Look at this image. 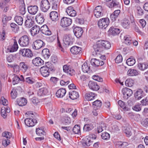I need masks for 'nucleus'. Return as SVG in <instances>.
I'll return each instance as SVG.
<instances>
[{"instance_id":"22","label":"nucleus","mask_w":148,"mask_h":148,"mask_svg":"<svg viewBox=\"0 0 148 148\" xmlns=\"http://www.w3.org/2000/svg\"><path fill=\"white\" fill-rule=\"evenodd\" d=\"M27 10L29 13L31 14H36L38 10V8L37 5H31L28 6Z\"/></svg>"},{"instance_id":"63","label":"nucleus","mask_w":148,"mask_h":148,"mask_svg":"<svg viewBox=\"0 0 148 148\" xmlns=\"http://www.w3.org/2000/svg\"><path fill=\"white\" fill-rule=\"evenodd\" d=\"M50 18L53 21H56V11H53L50 13Z\"/></svg>"},{"instance_id":"25","label":"nucleus","mask_w":148,"mask_h":148,"mask_svg":"<svg viewBox=\"0 0 148 148\" xmlns=\"http://www.w3.org/2000/svg\"><path fill=\"white\" fill-rule=\"evenodd\" d=\"M66 12L70 16H75L76 15V12L71 6L68 7L66 10Z\"/></svg>"},{"instance_id":"29","label":"nucleus","mask_w":148,"mask_h":148,"mask_svg":"<svg viewBox=\"0 0 148 148\" xmlns=\"http://www.w3.org/2000/svg\"><path fill=\"white\" fill-rule=\"evenodd\" d=\"M34 22V21L30 17H27V19L25 22V25L27 28H30L33 26Z\"/></svg>"},{"instance_id":"43","label":"nucleus","mask_w":148,"mask_h":148,"mask_svg":"<svg viewBox=\"0 0 148 148\" xmlns=\"http://www.w3.org/2000/svg\"><path fill=\"white\" fill-rule=\"evenodd\" d=\"M82 70L84 73H90L91 71L90 66H88L86 63H84L82 66Z\"/></svg>"},{"instance_id":"11","label":"nucleus","mask_w":148,"mask_h":148,"mask_svg":"<svg viewBox=\"0 0 148 148\" xmlns=\"http://www.w3.org/2000/svg\"><path fill=\"white\" fill-rule=\"evenodd\" d=\"M19 53L23 56L28 58L31 57L33 55L31 51L29 49H21Z\"/></svg>"},{"instance_id":"48","label":"nucleus","mask_w":148,"mask_h":148,"mask_svg":"<svg viewBox=\"0 0 148 148\" xmlns=\"http://www.w3.org/2000/svg\"><path fill=\"white\" fill-rule=\"evenodd\" d=\"M14 20L18 25H22L23 22V18L21 16H16L14 18Z\"/></svg>"},{"instance_id":"52","label":"nucleus","mask_w":148,"mask_h":148,"mask_svg":"<svg viewBox=\"0 0 148 148\" xmlns=\"http://www.w3.org/2000/svg\"><path fill=\"white\" fill-rule=\"evenodd\" d=\"M73 132L75 134H79L81 133L80 126L78 125H75L72 129Z\"/></svg>"},{"instance_id":"46","label":"nucleus","mask_w":148,"mask_h":148,"mask_svg":"<svg viewBox=\"0 0 148 148\" xmlns=\"http://www.w3.org/2000/svg\"><path fill=\"white\" fill-rule=\"evenodd\" d=\"M11 17L8 16L3 15L2 16V21L3 23V27H4L7 25V23L11 19Z\"/></svg>"},{"instance_id":"51","label":"nucleus","mask_w":148,"mask_h":148,"mask_svg":"<svg viewBox=\"0 0 148 148\" xmlns=\"http://www.w3.org/2000/svg\"><path fill=\"white\" fill-rule=\"evenodd\" d=\"M25 124L29 127H32L36 124L37 121H24Z\"/></svg>"},{"instance_id":"15","label":"nucleus","mask_w":148,"mask_h":148,"mask_svg":"<svg viewBox=\"0 0 148 148\" xmlns=\"http://www.w3.org/2000/svg\"><path fill=\"white\" fill-rule=\"evenodd\" d=\"M73 32L77 38L80 37L82 35L83 31L81 27H76L73 29Z\"/></svg>"},{"instance_id":"42","label":"nucleus","mask_w":148,"mask_h":148,"mask_svg":"<svg viewBox=\"0 0 148 148\" xmlns=\"http://www.w3.org/2000/svg\"><path fill=\"white\" fill-rule=\"evenodd\" d=\"M127 74L130 76H136L139 74V72L135 69H130L128 71Z\"/></svg>"},{"instance_id":"53","label":"nucleus","mask_w":148,"mask_h":148,"mask_svg":"<svg viewBox=\"0 0 148 148\" xmlns=\"http://www.w3.org/2000/svg\"><path fill=\"white\" fill-rule=\"evenodd\" d=\"M43 130V129H42V128L40 129L39 128L36 129V134L39 136L45 135L46 133Z\"/></svg>"},{"instance_id":"23","label":"nucleus","mask_w":148,"mask_h":148,"mask_svg":"<svg viewBox=\"0 0 148 148\" xmlns=\"http://www.w3.org/2000/svg\"><path fill=\"white\" fill-rule=\"evenodd\" d=\"M40 32V27L39 26L36 25L34 26L30 29V33L32 36H34L38 34Z\"/></svg>"},{"instance_id":"64","label":"nucleus","mask_w":148,"mask_h":148,"mask_svg":"<svg viewBox=\"0 0 148 148\" xmlns=\"http://www.w3.org/2000/svg\"><path fill=\"white\" fill-rule=\"evenodd\" d=\"M122 60V57L121 55H119L115 59V62L117 63H119L121 62Z\"/></svg>"},{"instance_id":"54","label":"nucleus","mask_w":148,"mask_h":148,"mask_svg":"<svg viewBox=\"0 0 148 148\" xmlns=\"http://www.w3.org/2000/svg\"><path fill=\"white\" fill-rule=\"evenodd\" d=\"M101 136L102 139L106 140L109 139L110 137V134L106 132L102 133Z\"/></svg>"},{"instance_id":"20","label":"nucleus","mask_w":148,"mask_h":148,"mask_svg":"<svg viewBox=\"0 0 148 148\" xmlns=\"http://www.w3.org/2000/svg\"><path fill=\"white\" fill-rule=\"evenodd\" d=\"M91 63L92 65L95 67L102 66L104 64L103 61L95 58L91 59Z\"/></svg>"},{"instance_id":"50","label":"nucleus","mask_w":148,"mask_h":148,"mask_svg":"<svg viewBox=\"0 0 148 148\" xmlns=\"http://www.w3.org/2000/svg\"><path fill=\"white\" fill-rule=\"evenodd\" d=\"M13 40L14 44L10 48L12 50L11 51L13 52L16 51L18 48V46L16 40L14 39Z\"/></svg>"},{"instance_id":"2","label":"nucleus","mask_w":148,"mask_h":148,"mask_svg":"<svg viewBox=\"0 0 148 148\" xmlns=\"http://www.w3.org/2000/svg\"><path fill=\"white\" fill-rule=\"evenodd\" d=\"M49 70L48 62H45V66L41 67L40 71L41 75L44 77L48 76L49 75L50 71Z\"/></svg>"},{"instance_id":"12","label":"nucleus","mask_w":148,"mask_h":148,"mask_svg":"<svg viewBox=\"0 0 148 148\" xmlns=\"http://www.w3.org/2000/svg\"><path fill=\"white\" fill-rule=\"evenodd\" d=\"M73 38L71 35L69 34L65 35L63 39L64 44L67 45H71L73 43Z\"/></svg>"},{"instance_id":"60","label":"nucleus","mask_w":148,"mask_h":148,"mask_svg":"<svg viewBox=\"0 0 148 148\" xmlns=\"http://www.w3.org/2000/svg\"><path fill=\"white\" fill-rule=\"evenodd\" d=\"M21 79H23L22 77L20 78L17 76H15L13 78L12 82L14 85L17 84L20 80L21 81Z\"/></svg>"},{"instance_id":"56","label":"nucleus","mask_w":148,"mask_h":148,"mask_svg":"<svg viewBox=\"0 0 148 148\" xmlns=\"http://www.w3.org/2000/svg\"><path fill=\"white\" fill-rule=\"evenodd\" d=\"M134 83V81L132 79H127L125 82V85L129 87H130L133 86Z\"/></svg>"},{"instance_id":"6","label":"nucleus","mask_w":148,"mask_h":148,"mask_svg":"<svg viewBox=\"0 0 148 148\" xmlns=\"http://www.w3.org/2000/svg\"><path fill=\"white\" fill-rule=\"evenodd\" d=\"M72 23L71 19L67 17L62 18L60 21V25L63 27H66L69 26Z\"/></svg>"},{"instance_id":"4","label":"nucleus","mask_w":148,"mask_h":148,"mask_svg":"<svg viewBox=\"0 0 148 148\" xmlns=\"http://www.w3.org/2000/svg\"><path fill=\"white\" fill-rule=\"evenodd\" d=\"M50 3L48 0H42L40 3V8L44 12H46L50 8Z\"/></svg>"},{"instance_id":"14","label":"nucleus","mask_w":148,"mask_h":148,"mask_svg":"<svg viewBox=\"0 0 148 148\" xmlns=\"http://www.w3.org/2000/svg\"><path fill=\"white\" fill-rule=\"evenodd\" d=\"M102 7L100 6H97L94 10V14L97 18H99L103 15Z\"/></svg>"},{"instance_id":"26","label":"nucleus","mask_w":148,"mask_h":148,"mask_svg":"<svg viewBox=\"0 0 148 148\" xmlns=\"http://www.w3.org/2000/svg\"><path fill=\"white\" fill-rule=\"evenodd\" d=\"M144 96L143 91L140 89H138L134 94L135 97L137 100L140 99Z\"/></svg>"},{"instance_id":"61","label":"nucleus","mask_w":148,"mask_h":148,"mask_svg":"<svg viewBox=\"0 0 148 148\" xmlns=\"http://www.w3.org/2000/svg\"><path fill=\"white\" fill-rule=\"evenodd\" d=\"M101 124L100 125V126H99V127H98L97 128V131L98 133L101 132L103 130V127H106V125L104 124V123L103 122H101Z\"/></svg>"},{"instance_id":"37","label":"nucleus","mask_w":148,"mask_h":148,"mask_svg":"<svg viewBox=\"0 0 148 148\" xmlns=\"http://www.w3.org/2000/svg\"><path fill=\"white\" fill-rule=\"evenodd\" d=\"M95 96V93L91 92H88L85 94V97L86 100L91 101L94 99Z\"/></svg>"},{"instance_id":"9","label":"nucleus","mask_w":148,"mask_h":148,"mask_svg":"<svg viewBox=\"0 0 148 148\" xmlns=\"http://www.w3.org/2000/svg\"><path fill=\"white\" fill-rule=\"evenodd\" d=\"M45 43L41 40H37L32 44L33 48L35 49H38L44 46Z\"/></svg>"},{"instance_id":"28","label":"nucleus","mask_w":148,"mask_h":148,"mask_svg":"<svg viewBox=\"0 0 148 148\" xmlns=\"http://www.w3.org/2000/svg\"><path fill=\"white\" fill-rule=\"evenodd\" d=\"M35 19L37 22L39 24H42L45 21L43 15L41 13H39L36 15Z\"/></svg>"},{"instance_id":"19","label":"nucleus","mask_w":148,"mask_h":148,"mask_svg":"<svg viewBox=\"0 0 148 148\" xmlns=\"http://www.w3.org/2000/svg\"><path fill=\"white\" fill-rule=\"evenodd\" d=\"M63 70L64 72L72 76L74 75L75 71L73 69L68 66L67 65H64L63 66Z\"/></svg>"},{"instance_id":"59","label":"nucleus","mask_w":148,"mask_h":148,"mask_svg":"<svg viewBox=\"0 0 148 148\" xmlns=\"http://www.w3.org/2000/svg\"><path fill=\"white\" fill-rule=\"evenodd\" d=\"M10 143V141L8 139H2V144L5 147H7Z\"/></svg>"},{"instance_id":"16","label":"nucleus","mask_w":148,"mask_h":148,"mask_svg":"<svg viewBox=\"0 0 148 148\" xmlns=\"http://www.w3.org/2000/svg\"><path fill=\"white\" fill-rule=\"evenodd\" d=\"M32 63L36 66H41L44 64V61L40 57L35 58L32 60Z\"/></svg>"},{"instance_id":"45","label":"nucleus","mask_w":148,"mask_h":148,"mask_svg":"<svg viewBox=\"0 0 148 148\" xmlns=\"http://www.w3.org/2000/svg\"><path fill=\"white\" fill-rule=\"evenodd\" d=\"M124 43L127 45H130L133 42L132 38L129 36H124Z\"/></svg>"},{"instance_id":"40","label":"nucleus","mask_w":148,"mask_h":148,"mask_svg":"<svg viewBox=\"0 0 148 148\" xmlns=\"http://www.w3.org/2000/svg\"><path fill=\"white\" fill-rule=\"evenodd\" d=\"M42 54L45 59L49 58L51 55L49 50L47 48L44 49L42 50Z\"/></svg>"},{"instance_id":"62","label":"nucleus","mask_w":148,"mask_h":148,"mask_svg":"<svg viewBox=\"0 0 148 148\" xmlns=\"http://www.w3.org/2000/svg\"><path fill=\"white\" fill-rule=\"evenodd\" d=\"M1 115L4 118H5L6 117L7 114L6 112V109L4 107H2L1 109Z\"/></svg>"},{"instance_id":"21","label":"nucleus","mask_w":148,"mask_h":148,"mask_svg":"<svg viewBox=\"0 0 148 148\" xmlns=\"http://www.w3.org/2000/svg\"><path fill=\"white\" fill-rule=\"evenodd\" d=\"M20 70L23 72L27 71L29 67V65L26 62H21L19 63Z\"/></svg>"},{"instance_id":"44","label":"nucleus","mask_w":148,"mask_h":148,"mask_svg":"<svg viewBox=\"0 0 148 148\" xmlns=\"http://www.w3.org/2000/svg\"><path fill=\"white\" fill-rule=\"evenodd\" d=\"M21 77L23 78V79H21V81H23L26 82L29 84H33L35 83L34 79L31 77H26L25 78L22 75H21Z\"/></svg>"},{"instance_id":"18","label":"nucleus","mask_w":148,"mask_h":148,"mask_svg":"<svg viewBox=\"0 0 148 148\" xmlns=\"http://www.w3.org/2000/svg\"><path fill=\"white\" fill-rule=\"evenodd\" d=\"M70 51L73 54L76 55L82 53V49L78 46H74L71 48Z\"/></svg>"},{"instance_id":"38","label":"nucleus","mask_w":148,"mask_h":148,"mask_svg":"<svg viewBox=\"0 0 148 148\" xmlns=\"http://www.w3.org/2000/svg\"><path fill=\"white\" fill-rule=\"evenodd\" d=\"M102 103L100 100H97L93 102L92 105L94 109L98 110L101 106Z\"/></svg>"},{"instance_id":"33","label":"nucleus","mask_w":148,"mask_h":148,"mask_svg":"<svg viewBox=\"0 0 148 148\" xmlns=\"http://www.w3.org/2000/svg\"><path fill=\"white\" fill-rule=\"evenodd\" d=\"M17 103L20 106H23L25 105L27 103V100L24 97H22L18 98L16 100Z\"/></svg>"},{"instance_id":"36","label":"nucleus","mask_w":148,"mask_h":148,"mask_svg":"<svg viewBox=\"0 0 148 148\" xmlns=\"http://www.w3.org/2000/svg\"><path fill=\"white\" fill-rule=\"evenodd\" d=\"M66 91L65 89L61 88L56 92V96L58 97H62L65 94Z\"/></svg>"},{"instance_id":"55","label":"nucleus","mask_w":148,"mask_h":148,"mask_svg":"<svg viewBox=\"0 0 148 148\" xmlns=\"http://www.w3.org/2000/svg\"><path fill=\"white\" fill-rule=\"evenodd\" d=\"M12 136L11 133L7 131H5L3 132L2 134V136L3 138H5L6 139L10 138Z\"/></svg>"},{"instance_id":"30","label":"nucleus","mask_w":148,"mask_h":148,"mask_svg":"<svg viewBox=\"0 0 148 148\" xmlns=\"http://www.w3.org/2000/svg\"><path fill=\"white\" fill-rule=\"evenodd\" d=\"M100 41V43L102 49L103 48L108 49L111 47V44L109 42L106 40H101Z\"/></svg>"},{"instance_id":"49","label":"nucleus","mask_w":148,"mask_h":148,"mask_svg":"<svg viewBox=\"0 0 148 148\" xmlns=\"http://www.w3.org/2000/svg\"><path fill=\"white\" fill-rule=\"evenodd\" d=\"M136 62L133 56L128 59L126 61L127 64L130 66H133Z\"/></svg>"},{"instance_id":"27","label":"nucleus","mask_w":148,"mask_h":148,"mask_svg":"<svg viewBox=\"0 0 148 148\" xmlns=\"http://www.w3.org/2000/svg\"><path fill=\"white\" fill-rule=\"evenodd\" d=\"M108 32L110 34L114 36L119 34L120 33V31L119 29L112 26L110 27L108 31Z\"/></svg>"},{"instance_id":"47","label":"nucleus","mask_w":148,"mask_h":148,"mask_svg":"<svg viewBox=\"0 0 148 148\" xmlns=\"http://www.w3.org/2000/svg\"><path fill=\"white\" fill-rule=\"evenodd\" d=\"M138 67L141 71H144L148 68V65L146 62L140 63L138 64Z\"/></svg>"},{"instance_id":"57","label":"nucleus","mask_w":148,"mask_h":148,"mask_svg":"<svg viewBox=\"0 0 148 148\" xmlns=\"http://www.w3.org/2000/svg\"><path fill=\"white\" fill-rule=\"evenodd\" d=\"M118 103L121 107L125 111L128 110V108L126 107L125 105L124 102L121 100H119L118 101Z\"/></svg>"},{"instance_id":"10","label":"nucleus","mask_w":148,"mask_h":148,"mask_svg":"<svg viewBox=\"0 0 148 148\" xmlns=\"http://www.w3.org/2000/svg\"><path fill=\"white\" fill-rule=\"evenodd\" d=\"M122 92L123 95V98L126 99L130 97L133 94L132 90L127 87L123 88Z\"/></svg>"},{"instance_id":"58","label":"nucleus","mask_w":148,"mask_h":148,"mask_svg":"<svg viewBox=\"0 0 148 148\" xmlns=\"http://www.w3.org/2000/svg\"><path fill=\"white\" fill-rule=\"evenodd\" d=\"M10 94L11 97L12 99L16 98L17 96V90L14 89H13L11 92Z\"/></svg>"},{"instance_id":"34","label":"nucleus","mask_w":148,"mask_h":148,"mask_svg":"<svg viewBox=\"0 0 148 148\" xmlns=\"http://www.w3.org/2000/svg\"><path fill=\"white\" fill-rule=\"evenodd\" d=\"M120 12V11L119 9L114 11L113 13L110 15V18L111 20L113 21H115L118 18Z\"/></svg>"},{"instance_id":"1","label":"nucleus","mask_w":148,"mask_h":148,"mask_svg":"<svg viewBox=\"0 0 148 148\" xmlns=\"http://www.w3.org/2000/svg\"><path fill=\"white\" fill-rule=\"evenodd\" d=\"M29 37L26 35L21 37L18 41L20 46L22 47H26L29 45Z\"/></svg>"},{"instance_id":"32","label":"nucleus","mask_w":148,"mask_h":148,"mask_svg":"<svg viewBox=\"0 0 148 148\" xmlns=\"http://www.w3.org/2000/svg\"><path fill=\"white\" fill-rule=\"evenodd\" d=\"M88 85L89 88L94 90L97 91L99 88V86L96 83L92 81L89 82Z\"/></svg>"},{"instance_id":"24","label":"nucleus","mask_w":148,"mask_h":148,"mask_svg":"<svg viewBox=\"0 0 148 148\" xmlns=\"http://www.w3.org/2000/svg\"><path fill=\"white\" fill-rule=\"evenodd\" d=\"M122 128L127 137H129L132 135V128L130 125H127V126H123L122 127Z\"/></svg>"},{"instance_id":"5","label":"nucleus","mask_w":148,"mask_h":148,"mask_svg":"<svg viewBox=\"0 0 148 148\" xmlns=\"http://www.w3.org/2000/svg\"><path fill=\"white\" fill-rule=\"evenodd\" d=\"M26 118L24 120L29 119V120H37L39 119L38 118V116L35 112L29 111H27L25 114Z\"/></svg>"},{"instance_id":"17","label":"nucleus","mask_w":148,"mask_h":148,"mask_svg":"<svg viewBox=\"0 0 148 148\" xmlns=\"http://www.w3.org/2000/svg\"><path fill=\"white\" fill-rule=\"evenodd\" d=\"M40 31L42 33L46 35L49 36L51 34V32L48 28V26L45 25L40 28Z\"/></svg>"},{"instance_id":"41","label":"nucleus","mask_w":148,"mask_h":148,"mask_svg":"<svg viewBox=\"0 0 148 148\" xmlns=\"http://www.w3.org/2000/svg\"><path fill=\"white\" fill-rule=\"evenodd\" d=\"M69 97L72 99H76L79 97L78 93L76 91H73L69 92Z\"/></svg>"},{"instance_id":"8","label":"nucleus","mask_w":148,"mask_h":148,"mask_svg":"<svg viewBox=\"0 0 148 148\" xmlns=\"http://www.w3.org/2000/svg\"><path fill=\"white\" fill-rule=\"evenodd\" d=\"M93 48L94 51L92 52V54L93 55L99 54L103 50L100 44V41H97L96 44L94 45Z\"/></svg>"},{"instance_id":"3","label":"nucleus","mask_w":148,"mask_h":148,"mask_svg":"<svg viewBox=\"0 0 148 148\" xmlns=\"http://www.w3.org/2000/svg\"><path fill=\"white\" fill-rule=\"evenodd\" d=\"M109 23V20L108 18H103L100 19L98 22V26L103 29H106Z\"/></svg>"},{"instance_id":"13","label":"nucleus","mask_w":148,"mask_h":148,"mask_svg":"<svg viewBox=\"0 0 148 148\" xmlns=\"http://www.w3.org/2000/svg\"><path fill=\"white\" fill-rule=\"evenodd\" d=\"M48 62L50 71H55L56 69V57L54 55L51 56L50 62Z\"/></svg>"},{"instance_id":"31","label":"nucleus","mask_w":148,"mask_h":148,"mask_svg":"<svg viewBox=\"0 0 148 148\" xmlns=\"http://www.w3.org/2000/svg\"><path fill=\"white\" fill-rule=\"evenodd\" d=\"M49 94V92L47 89L45 88L39 89L37 92V94L39 96H45Z\"/></svg>"},{"instance_id":"7","label":"nucleus","mask_w":148,"mask_h":148,"mask_svg":"<svg viewBox=\"0 0 148 148\" xmlns=\"http://www.w3.org/2000/svg\"><path fill=\"white\" fill-rule=\"evenodd\" d=\"M122 2L121 0H112V2L108 4L109 8H114L118 9H121Z\"/></svg>"},{"instance_id":"35","label":"nucleus","mask_w":148,"mask_h":148,"mask_svg":"<svg viewBox=\"0 0 148 148\" xmlns=\"http://www.w3.org/2000/svg\"><path fill=\"white\" fill-rule=\"evenodd\" d=\"M121 24L124 28L128 29L130 27V21L127 18H125L121 22Z\"/></svg>"},{"instance_id":"39","label":"nucleus","mask_w":148,"mask_h":148,"mask_svg":"<svg viewBox=\"0 0 148 148\" xmlns=\"http://www.w3.org/2000/svg\"><path fill=\"white\" fill-rule=\"evenodd\" d=\"M94 123L85 125L83 127L84 131L88 132L94 128Z\"/></svg>"}]
</instances>
